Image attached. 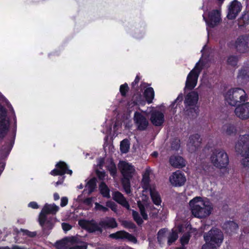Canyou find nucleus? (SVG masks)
Instances as JSON below:
<instances>
[{"label": "nucleus", "mask_w": 249, "mask_h": 249, "mask_svg": "<svg viewBox=\"0 0 249 249\" xmlns=\"http://www.w3.org/2000/svg\"><path fill=\"white\" fill-rule=\"evenodd\" d=\"M237 81L241 85H247L249 82V68L242 69L237 76Z\"/></svg>", "instance_id": "23"}, {"label": "nucleus", "mask_w": 249, "mask_h": 249, "mask_svg": "<svg viewBox=\"0 0 249 249\" xmlns=\"http://www.w3.org/2000/svg\"><path fill=\"white\" fill-rule=\"evenodd\" d=\"M96 173L100 179L104 180L105 179L106 175L104 172L100 171L98 169H96Z\"/></svg>", "instance_id": "46"}, {"label": "nucleus", "mask_w": 249, "mask_h": 249, "mask_svg": "<svg viewBox=\"0 0 249 249\" xmlns=\"http://www.w3.org/2000/svg\"><path fill=\"white\" fill-rule=\"evenodd\" d=\"M204 239L206 243L217 247L220 246L223 242L224 235L220 229L213 228L204 234Z\"/></svg>", "instance_id": "6"}, {"label": "nucleus", "mask_w": 249, "mask_h": 249, "mask_svg": "<svg viewBox=\"0 0 249 249\" xmlns=\"http://www.w3.org/2000/svg\"><path fill=\"white\" fill-rule=\"evenodd\" d=\"M132 215H133L134 219L138 224L140 225L142 223V219L139 216V213L133 210L132 211Z\"/></svg>", "instance_id": "42"}, {"label": "nucleus", "mask_w": 249, "mask_h": 249, "mask_svg": "<svg viewBox=\"0 0 249 249\" xmlns=\"http://www.w3.org/2000/svg\"><path fill=\"white\" fill-rule=\"evenodd\" d=\"M59 209V207L54 204H49L46 203L44 206L39 214L38 220L40 225L44 229H52L53 225V223L47 219L46 215L48 214H55Z\"/></svg>", "instance_id": "5"}, {"label": "nucleus", "mask_w": 249, "mask_h": 249, "mask_svg": "<svg viewBox=\"0 0 249 249\" xmlns=\"http://www.w3.org/2000/svg\"><path fill=\"white\" fill-rule=\"evenodd\" d=\"M236 50L240 53H244L249 50V37L241 36L236 40L234 44Z\"/></svg>", "instance_id": "16"}, {"label": "nucleus", "mask_w": 249, "mask_h": 249, "mask_svg": "<svg viewBox=\"0 0 249 249\" xmlns=\"http://www.w3.org/2000/svg\"><path fill=\"white\" fill-rule=\"evenodd\" d=\"M28 206L33 209H38L39 208L37 203L34 201L31 202L30 203H29L28 204Z\"/></svg>", "instance_id": "51"}, {"label": "nucleus", "mask_w": 249, "mask_h": 249, "mask_svg": "<svg viewBox=\"0 0 249 249\" xmlns=\"http://www.w3.org/2000/svg\"><path fill=\"white\" fill-rule=\"evenodd\" d=\"M118 167L123 176L122 182L124 189L126 194H130V179L135 175V169L131 164L124 161L119 162Z\"/></svg>", "instance_id": "3"}, {"label": "nucleus", "mask_w": 249, "mask_h": 249, "mask_svg": "<svg viewBox=\"0 0 249 249\" xmlns=\"http://www.w3.org/2000/svg\"><path fill=\"white\" fill-rule=\"evenodd\" d=\"M223 228L227 233L230 234H232L236 232V231L238 230V226L235 222L229 221L224 223Z\"/></svg>", "instance_id": "29"}, {"label": "nucleus", "mask_w": 249, "mask_h": 249, "mask_svg": "<svg viewBox=\"0 0 249 249\" xmlns=\"http://www.w3.org/2000/svg\"><path fill=\"white\" fill-rule=\"evenodd\" d=\"M224 133L226 135L231 136L234 135L236 132L235 127L231 124H228L223 126Z\"/></svg>", "instance_id": "35"}, {"label": "nucleus", "mask_w": 249, "mask_h": 249, "mask_svg": "<svg viewBox=\"0 0 249 249\" xmlns=\"http://www.w3.org/2000/svg\"><path fill=\"white\" fill-rule=\"evenodd\" d=\"M143 190L142 196L141 199H139L137 201L138 206L141 212V214L143 219L146 220L148 218V215L145 211V206L146 205L149 197L148 196V192H149V187L147 189L143 188Z\"/></svg>", "instance_id": "11"}, {"label": "nucleus", "mask_w": 249, "mask_h": 249, "mask_svg": "<svg viewBox=\"0 0 249 249\" xmlns=\"http://www.w3.org/2000/svg\"><path fill=\"white\" fill-rule=\"evenodd\" d=\"M203 65L200 61L197 62L195 67L188 74L185 83V89H193L196 85L199 74L202 69Z\"/></svg>", "instance_id": "8"}, {"label": "nucleus", "mask_w": 249, "mask_h": 249, "mask_svg": "<svg viewBox=\"0 0 249 249\" xmlns=\"http://www.w3.org/2000/svg\"><path fill=\"white\" fill-rule=\"evenodd\" d=\"M129 149V143L128 140H124L120 144V150L122 153H125Z\"/></svg>", "instance_id": "38"}, {"label": "nucleus", "mask_w": 249, "mask_h": 249, "mask_svg": "<svg viewBox=\"0 0 249 249\" xmlns=\"http://www.w3.org/2000/svg\"><path fill=\"white\" fill-rule=\"evenodd\" d=\"M70 249H87V246L84 243H82L80 245H77Z\"/></svg>", "instance_id": "49"}, {"label": "nucleus", "mask_w": 249, "mask_h": 249, "mask_svg": "<svg viewBox=\"0 0 249 249\" xmlns=\"http://www.w3.org/2000/svg\"><path fill=\"white\" fill-rule=\"evenodd\" d=\"M68 203V198L67 197L63 196L61 198L60 206L62 207L66 206Z\"/></svg>", "instance_id": "47"}, {"label": "nucleus", "mask_w": 249, "mask_h": 249, "mask_svg": "<svg viewBox=\"0 0 249 249\" xmlns=\"http://www.w3.org/2000/svg\"><path fill=\"white\" fill-rule=\"evenodd\" d=\"M94 209L96 211H102L104 212H107L108 211V208L107 207L104 206L103 205L99 204L98 202L95 203Z\"/></svg>", "instance_id": "41"}, {"label": "nucleus", "mask_w": 249, "mask_h": 249, "mask_svg": "<svg viewBox=\"0 0 249 249\" xmlns=\"http://www.w3.org/2000/svg\"><path fill=\"white\" fill-rule=\"evenodd\" d=\"M237 62V58L235 56H231L228 59V63L231 66H235Z\"/></svg>", "instance_id": "43"}, {"label": "nucleus", "mask_w": 249, "mask_h": 249, "mask_svg": "<svg viewBox=\"0 0 249 249\" xmlns=\"http://www.w3.org/2000/svg\"><path fill=\"white\" fill-rule=\"evenodd\" d=\"M211 161L213 165L218 168H226L229 160L227 154L223 150H216L211 157Z\"/></svg>", "instance_id": "7"}, {"label": "nucleus", "mask_w": 249, "mask_h": 249, "mask_svg": "<svg viewBox=\"0 0 249 249\" xmlns=\"http://www.w3.org/2000/svg\"><path fill=\"white\" fill-rule=\"evenodd\" d=\"M96 187V179L94 178L90 179L87 183L84 192L88 191V194H90Z\"/></svg>", "instance_id": "34"}, {"label": "nucleus", "mask_w": 249, "mask_h": 249, "mask_svg": "<svg viewBox=\"0 0 249 249\" xmlns=\"http://www.w3.org/2000/svg\"><path fill=\"white\" fill-rule=\"evenodd\" d=\"M165 230L162 229L160 230L158 234V241L160 243H161L162 242V240H163V242L165 240Z\"/></svg>", "instance_id": "40"}, {"label": "nucleus", "mask_w": 249, "mask_h": 249, "mask_svg": "<svg viewBox=\"0 0 249 249\" xmlns=\"http://www.w3.org/2000/svg\"><path fill=\"white\" fill-rule=\"evenodd\" d=\"M198 100V94L197 92L193 91L189 93L186 96L184 103L186 106H194L196 104Z\"/></svg>", "instance_id": "25"}, {"label": "nucleus", "mask_w": 249, "mask_h": 249, "mask_svg": "<svg viewBox=\"0 0 249 249\" xmlns=\"http://www.w3.org/2000/svg\"><path fill=\"white\" fill-rule=\"evenodd\" d=\"M107 166L110 173V175L113 177L115 176L116 174L117 169L116 166L112 160H108V163Z\"/></svg>", "instance_id": "36"}, {"label": "nucleus", "mask_w": 249, "mask_h": 249, "mask_svg": "<svg viewBox=\"0 0 249 249\" xmlns=\"http://www.w3.org/2000/svg\"><path fill=\"white\" fill-rule=\"evenodd\" d=\"M99 189L100 194L103 197L107 198H110V190L104 182L101 183L99 186Z\"/></svg>", "instance_id": "32"}, {"label": "nucleus", "mask_w": 249, "mask_h": 249, "mask_svg": "<svg viewBox=\"0 0 249 249\" xmlns=\"http://www.w3.org/2000/svg\"><path fill=\"white\" fill-rule=\"evenodd\" d=\"M78 224L81 227L87 230L89 232H94L95 231H101L100 227L94 220L88 221L86 220H80L79 221Z\"/></svg>", "instance_id": "21"}, {"label": "nucleus", "mask_w": 249, "mask_h": 249, "mask_svg": "<svg viewBox=\"0 0 249 249\" xmlns=\"http://www.w3.org/2000/svg\"><path fill=\"white\" fill-rule=\"evenodd\" d=\"M62 227L63 230L65 231H67L69 230H70L71 228V226L69 225V224L63 223L62 224Z\"/></svg>", "instance_id": "48"}, {"label": "nucleus", "mask_w": 249, "mask_h": 249, "mask_svg": "<svg viewBox=\"0 0 249 249\" xmlns=\"http://www.w3.org/2000/svg\"><path fill=\"white\" fill-rule=\"evenodd\" d=\"M135 105V104H134V102L129 103L128 104V108H129V109H130V108H132L134 107V105Z\"/></svg>", "instance_id": "60"}, {"label": "nucleus", "mask_w": 249, "mask_h": 249, "mask_svg": "<svg viewBox=\"0 0 249 249\" xmlns=\"http://www.w3.org/2000/svg\"><path fill=\"white\" fill-rule=\"evenodd\" d=\"M226 101L231 106H235L244 103L247 99L245 90L239 88L229 89L225 94Z\"/></svg>", "instance_id": "4"}, {"label": "nucleus", "mask_w": 249, "mask_h": 249, "mask_svg": "<svg viewBox=\"0 0 249 249\" xmlns=\"http://www.w3.org/2000/svg\"><path fill=\"white\" fill-rule=\"evenodd\" d=\"M208 27L212 28L218 25L221 21L220 11L218 10H213L209 14L208 19L206 20L203 16Z\"/></svg>", "instance_id": "12"}, {"label": "nucleus", "mask_w": 249, "mask_h": 249, "mask_svg": "<svg viewBox=\"0 0 249 249\" xmlns=\"http://www.w3.org/2000/svg\"><path fill=\"white\" fill-rule=\"evenodd\" d=\"M109 237L115 239H127L128 241L134 243H136L137 242L136 238L134 236L124 231H119L110 234Z\"/></svg>", "instance_id": "22"}, {"label": "nucleus", "mask_w": 249, "mask_h": 249, "mask_svg": "<svg viewBox=\"0 0 249 249\" xmlns=\"http://www.w3.org/2000/svg\"><path fill=\"white\" fill-rule=\"evenodd\" d=\"M201 139L198 134H195L190 137L187 143L188 150L190 153L196 151L200 146Z\"/></svg>", "instance_id": "17"}, {"label": "nucleus", "mask_w": 249, "mask_h": 249, "mask_svg": "<svg viewBox=\"0 0 249 249\" xmlns=\"http://www.w3.org/2000/svg\"><path fill=\"white\" fill-rule=\"evenodd\" d=\"M77 188L79 189H82L83 188V185L82 184H81L77 186Z\"/></svg>", "instance_id": "64"}, {"label": "nucleus", "mask_w": 249, "mask_h": 249, "mask_svg": "<svg viewBox=\"0 0 249 249\" xmlns=\"http://www.w3.org/2000/svg\"><path fill=\"white\" fill-rule=\"evenodd\" d=\"M64 179V177H63V178H62V179L61 181L59 180V181H57L55 183V186H57L59 184H61L62 183V182L63 181Z\"/></svg>", "instance_id": "59"}, {"label": "nucleus", "mask_w": 249, "mask_h": 249, "mask_svg": "<svg viewBox=\"0 0 249 249\" xmlns=\"http://www.w3.org/2000/svg\"><path fill=\"white\" fill-rule=\"evenodd\" d=\"M235 149L243 157L241 164L245 167H249V135L240 136L235 143Z\"/></svg>", "instance_id": "2"}, {"label": "nucleus", "mask_w": 249, "mask_h": 249, "mask_svg": "<svg viewBox=\"0 0 249 249\" xmlns=\"http://www.w3.org/2000/svg\"><path fill=\"white\" fill-rule=\"evenodd\" d=\"M53 198L54 200H57L59 199V195L55 193L53 194Z\"/></svg>", "instance_id": "58"}, {"label": "nucleus", "mask_w": 249, "mask_h": 249, "mask_svg": "<svg viewBox=\"0 0 249 249\" xmlns=\"http://www.w3.org/2000/svg\"><path fill=\"white\" fill-rule=\"evenodd\" d=\"M149 192L153 202L157 206H159L161 203L160 196L156 190L155 186H150L149 188Z\"/></svg>", "instance_id": "27"}, {"label": "nucleus", "mask_w": 249, "mask_h": 249, "mask_svg": "<svg viewBox=\"0 0 249 249\" xmlns=\"http://www.w3.org/2000/svg\"><path fill=\"white\" fill-rule=\"evenodd\" d=\"M191 228L192 229H195V231H192L189 230L188 231H186L187 232V233L184 234L182 237L180 238V242L181 244L182 245V247L178 248L177 249H185V248L184 247V246L187 244H188L189 239H190V235L188 234V232L189 233H195V235L196 236L197 235V232H196V229L192 228L191 227Z\"/></svg>", "instance_id": "30"}, {"label": "nucleus", "mask_w": 249, "mask_h": 249, "mask_svg": "<svg viewBox=\"0 0 249 249\" xmlns=\"http://www.w3.org/2000/svg\"><path fill=\"white\" fill-rule=\"evenodd\" d=\"M72 171L68 169L67 164L63 161H60L55 165V168L53 170L51 174L53 176L63 175L65 174H68L71 175Z\"/></svg>", "instance_id": "20"}, {"label": "nucleus", "mask_w": 249, "mask_h": 249, "mask_svg": "<svg viewBox=\"0 0 249 249\" xmlns=\"http://www.w3.org/2000/svg\"><path fill=\"white\" fill-rule=\"evenodd\" d=\"M76 200L78 201H82V199L81 198V196H79L77 199H76Z\"/></svg>", "instance_id": "63"}, {"label": "nucleus", "mask_w": 249, "mask_h": 249, "mask_svg": "<svg viewBox=\"0 0 249 249\" xmlns=\"http://www.w3.org/2000/svg\"><path fill=\"white\" fill-rule=\"evenodd\" d=\"M172 147L175 149H177L179 147V144H178V141L177 142V144L176 146H174L173 145H172Z\"/></svg>", "instance_id": "62"}, {"label": "nucleus", "mask_w": 249, "mask_h": 249, "mask_svg": "<svg viewBox=\"0 0 249 249\" xmlns=\"http://www.w3.org/2000/svg\"><path fill=\"white\" fill-rule=\"evenodd\" d=\"M182 99H183L182 96L179 95L178 97V98L176 100L175 102L176 103L180 102L182 101Z\"/></svg>", "instance_id": "57"}, {"label": "nucleus", "mask_w": 249, "mask_h": 249, "mask_svg": "<svg viewBox=\"0 0 249 249\" xmlns=\"http://www.w3.org/2000/svg\"><path fill=\"white\" fill-rule=\"evenodd\" d=\"M112 196L113 198L115 201L120 204L127 210L129 209L130 206L128 203L121 193L119 192H115L113 193Z\"/></svg>", "instance_id": "26"}, {"label": "nucleus", "mask_w": 249, "mask_h": 249, "mask_svg": "<svg viewBox=\"0 0 249 249\" xmlns=\"http://www.w3.org/2000/svg\"><path fill=\"white\" fill-rule=\"evenodd\" d=\"M144 95L147 103L148 104L151 103L154 98L153 89L151 87L147 88L144 90Z\"/></svg>", "instance_id": "33"}, {"label": "nucleus", "mask_w": 249, "mask_h": 249, "mask_svg": "<svg viewBox=\"0 0 249 249\" xmlns=\"http://www.w3.org/2000/svg\"><path fill=\"white\" fill-rule=\"evenodd\" d=\"M107 166L110 173V175L113 177L115 176L116 174L117 169L116 166L112 160H108V163Z\"/></svg>", "instance_id": "37"}, {"label": "nucleus", "mask_w": 249, "mask_h": 249, "mask_svg": "<svg viewBox=\"0 0 249 249\" xmlns=\"http://www.w3.org/2000/svg\"><path fill=\"white\" fill-rule=\"evenodd\" d=\"M74 241H75L74 237L66 238L57 242L55 244V246L57 249H67L71 245V243Z\"/></svg>", "instance_id": "28"}, {"label": "nucleus", "mask_w": 249, "mask_h": 249, "mask_svg": "<svg viewBox=\"0 0 249 249\" xmlns=\"http://www.w3.org/2000/svg\"><path fill=\"white\" fill-rule=\"evenodd\" d=\"M140 81V78L138 76H137L136 77V78L133 82L132 83V87H134L135 85H136Z\"/></svg>", "instance_id": "55"}, {"label": "nucleus", "mask_w": 249, "mask_h": 249, "mask_svg": "<svg viewBox=\"0 0 249 249\" xmlns=\"http://www.w3.org/2000/svg\"><path fill=\"white\" fill-rule=\"evenodd\" d=\"M246 19L247 20L246 22L245 23V24H247L248 23V20H249V17L248 16H244L242 18V19L240 20V22H241V20H243L244 19Z\"/></svg>", "instance_id": "56"}, {"label": "nucleus", "mask_w": 249, "mask_h": 249, "mask_svg": "<svg viewBox=\"0 0 249 249\" xmlns=\"http://www.w3.org/2000/svg\"><path fill=\"white\" fill-rule=\"evenodd\" d=\"M21 232H23V234H26L28 235L29 236L33 237L36 235L35 232H31L26 230H21Z\"/></svg>", "instance_id": "52"}, {"label": "nucleus", "mask_w": 249, "mask_h": 249, "mask_svg": "<svg viewBox=\"0 0 249 249\" xmlns=\"http://www.w3.org/2000/svg\"><path fill=\"white\" fill-rule=\"evenodd\" d=\"M152 155L153 156V157H157L158 155V152H154L152 154Z\"/></svg>", "instance_id": "61"}, {"label": "nucleus", "mask_w": 249, "mask_h": 249, "mask_svg": "<svg viewBox=\"0 0 249 249\" xmlns=\"http://www.w3.org/2000/svg\"><path fill=\"white\" fill-rule=\"evenodd\" d=\"M93 201V198L89 197L86 198L84 200V203L87 205H89L92 203V202Z\"/></svg>", "instance_id": "53"}, {"label": "nucleus", "mask_w": 249, "mask_h": 249, "mask_svg": "<svg viewBox=\"0 0 249 249\" xmlns=\"http://www.w3.org/2000/svg\"><path fill=\"white\" fill-rule=\"evenodd\" d=\"M169 162L171 166L177 168H182L186 166L184 159L179 156H173L170 158Z\"/></svg>", "instance_id": "24"}, {"label": "nucleus", "mask_w": 249, "mask_h": 249, "mask_svg": "<svg viewBox=\"0 0 249 249\" xmlns=\"http://www.w3.org/2000/svg\"><path fill=\"white\" fill-rule=\"evenodd\" d=\"M104 224L107 226L112 228H115L117 226V224L115 219L113 218H107L104 221Z\"/></svg>", "instance_id": "39"}, {"label": "nucleus", "mask_w": 249, "mask_h": 249, "mask_svg": "<svg viewBox=\"0 0 249 249\" xmlns=\"http://www.w3.org/2000/svg\"><path fill=\"white\" fill-rule=\"evenodd\" d=\"M9 119L6 109L0 105V139L3 138L8 131Z\"/></svg>", "instance_id": "9"}, {"label": "nucleus", "mask_w": 249, "mask_h": 249, "mask_svg": "<svg viewBox=\"0 0 249 249\" xmlns=\"http://www.w3.org/2000/svg\"><path fill=\"white\" fill-rule=\"evenodd\" d=\"M192 214L199 218H205L212 213L213 206L212 203L206 198L196 196L189 202Z\"/></svg>", "instance_id": "1"}, {"label": "nucleus", "mask_w": 249, "mask_h": 249, "mask_svg": "<svg viewBox=\"0 0 249 249\" xmlns=\"http://www.w3.org/2000/svg\"><path fill=\"white\" fill-rule=\"evenodd\" d=\"M234 113L235 115L241 119L246 120L249 118V102L237 105Z\"/></svg>", "instance_id": "13"}, {"label": "nucleus", "mask_w": 249, "mask_h": 249, "mask_svg": "<svg viewBox=\"0 0 249 249\" xmlns=\"http://www.w3.org/2000/svg\"><path fill=\"white\" fill-rule=\"evenodd\" d=\"M107 207L110 208L113 211L116 212L117 211V207L116 204L112 201H108L106 202Z\"/></svg>", "instance_id": "44"}, {"label": "nucleus", "mask_w": 249, "mask_h": 249, "mask_svg": "<svg viewBox=\"0 0 249 249\" xmlns=\"http://www.w3.org/2000/svg\"><path fill=\"white\" fill-rule=\"evenodd\" d=\"M201 249H216V247L208 244L205 243L202 247Z\"/></svg>", "instance_id": "50"}, {"label": "nucleus", "mask_w": 249, "mask_h": 249, "mask_svg": "<svg viewBox=\"0 0 249 249\" xmlns=\"http://www.w3.org/2000/svg\"><path fill=\"white\" fill-rule=\"evenodd\" d=\"M104 160L103 159H99L98 160V163L97 166L99 167V168H101L103 164Z\"/></svg>", "instance_id": "54"}, {"label": "nucleus", "mask_w": 249, "mask_h": 249, "mask_svg": "<svg viewBox=\"0 0 249 249\" xmlns=\"http://www.w3.org/2000/svg\"><path fill=\"white\" fill-rule=\"evenodd\" d=\"M169 181L175 187H180L184 185L186 181V176L180 171L178 170L172 173L169 177Z\"/></svg>", "instance_id": "10"}, {"label": "nucleus", "mask_w": 249, "mask_h": 249, "mask_svg": "<svg viewBox=\"0 0 249 249\" xmlns=\"http://www.w3.org/2000/svg\"><path fill=\"white\" fill-rule=\"evenodd\" d=\"M128 86L126 84H124L123 85H122L120 86V91L121 93V94L123 96H124L126 94V93L127 92L128 90Z\"/></svg>", "instance_id": "45"}, {"label": "nucleus", "mask_w": 249, "mask_h": 249, "mask_svg": "<svg viewBox=\"0 0 249 249\" xmlns=\"http://www.w3.org/2000/svg\"><path fill=\"white\" fill-rule=\"evenodd\" d=\"M150 120L156 126L162 125L165 121V116L163 112L157 110H153L150 113Z\"/></svg>", "instance_id": "15"}, {"label": "nucleus", "mask_w": 249, "mask_h": 249, "mask_svg": "<svg viewBox=\"0 0 249 249\" xmlns=\"http://www.w3.org/2000/svg\"><path fill=\"white\" fill-rule=\"evenodd\" d=\"M151 170L149 168H147L144 174L142 179V186L143 188L147 189L148 187L153 185H149V175L151 173Z\"/></svg>", "instance_id": "31"}, {"label": "nucleus", "mask_w": 249, "mask_h": 249, "mask_svg": "<svg viewBox=\"0 0 249 249\" xmlns=\"http://www.w3.org/2000/svg\"><path fill=\"white\" fill-rule=\"evenodd\" d=\"M241 3L236 0L232 1L228 7L227 18L229 19L235 18L241 10Z\"/></svg>", "instance_id": "18"}, {"label": "nucleus", "mask_w": 249, "mask_h": 249, "mask_svg": "<svg viewBox=\"0 0 249 249\" xmlns=\"http://www.w3.org/2000/svg\"><path fill=\"white\" fill-rule=\"evenodd\" d=\"M189 230H195V229H192L190 225H188L187 227L181 225L173 229L168 235V244L170 245L177 239L178 232L188 231Z\"/></svg>", "instance_id": "14"}, {"label": "nucleus", "mask_w": 249, "mask_h": 249, "mask_svg": "<svg viewBox=\"0 0 249 249\" xmlns=\"http://www.w3.org/2000/svg\"><path fill=\"white\" fill-rule=\"evenodd\" d=\"M134 121L137 128L140 130H145L148 125V122L141 113L136 112L134 116Z\"/></svg>", "instance_id": "19"}]
</instances>
